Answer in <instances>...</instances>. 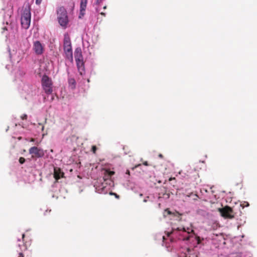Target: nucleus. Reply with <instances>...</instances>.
Returning <instances> with one entry per match:
<instances>
[{"mask_svg": "<svg viewBox=\"0 0 257 257\" xmlns=\"http://www.w3.org/2000/svg\"><path fill=\"white\" fill-rule=\"evenodd\" d=\"M31 18L30 6L28 5L23 10L21 16V25L23 28L28 29L29 28L31 23Z\"/></svg>", "mask_w": 257, "mask_h": 257, "instance_id": "f257e3e1", "label": "nucleus"}, {"mask_svg": "<svg viewBox=\"0 0 257 257\" xmlns=\"http://www.w3.org/2000/svg\"><path fill=\"white\" fill-rule=\"evenodd\" d=\"M57 13L59 24L62 27L65 29L69 22L66 9L63 7H60L57 11Z\"/></svg>", "mask_w": 257, "mask_h": 257, "instance_id": "f03ea898", "label": "nucleus"}, {"mask_svg": "<svg viewBox=\"0 0 257 257\" xmlns=\"http://www.w3.org/2000/svg\"><path fill=\"white\" fill-rule=\"evenodd\" d=\"M41 82L45 92L48 94L52 93L53 89L51 79L47 75H44L42 78Z\"/></svg>", "mask_w": 257, "mask_h": 257, "instance_id": "7ed1b4c3", "label": "nucleus"}, {"mask_svg": "<svg viewBox=\"0 0 257 257\" xmlns=\"http://www.w3.org/2000/svg\"><path fill=\"white\" fill-rule=\"evenodd\" d=\"M219 211L224 218L232 219L234 217L233 211L229 206H226L223 208H219Z\"/></svg>", "mask_w": 257, "mask_h": 257, "instance_id": "20e7f679", "label": "nucleus"}, {"mask_svg": "<svg viewBox=\"0 0 257 257\" xmlns=\"http://www.w3.org/2000/svg\"><path fill=\"white\" fill-rule=\"evenodd\" d=\"M29 154L31 155L32 159L39 158L44 156V152L43 149L37 147H33L29 150Z\"/></svg>", "mask_w": 257, "mask_h": 257, "instance_id": "39448f33", "label": "nucleus"}, {"mask_svg": "<svg viewBox=\"0 0 257 257\" xmlns=\"http://www.w3.org/2000/svg\"><path fill=\"white\" fill-rule=\"evenodd\" d=\"M43 46L40 41H37L34 43L33 50L37 55H41L43 52Z\"/></svg>", "mask_w": 257, "mask_h": 257, "instance_id": "423d86ee", "label": "nucleus"}, {"mask_svg": "<svg viewBox=\"0 0 257 257\" xmlns=\"http://www.w3.org/2000/svg\"><path fill=\"white\" fill-rule=\"evenodd\" d=\"M63 49L66 58L71 62H73V59L72 47H63Z\"/></svg>", "mask_w": 257, "mask_h": 257, "instance_id": "0eeeda50", "label": "nucleus"}, {"mask_svg": "<svg viewBox=\"0 0 257 257\" xmlns=\"http://www.w3.org/2000/svg\"><path fill=\"white\" fill-rule=\"evenodd\" d=\"M64 173L61 171V170L59 168L54 167V177L56 181L58 180L61 178H63L64 176Z\"/></svg>", "mask_w": 257, "mask_h": 257, "instance_id": "6e6552de", "label": "nucleus"}, {"mask_svg": "<svg viewBox=\"0 0 257 257\" xmlns=\"http://www.w3.org/2000/svg\"><path fill=\"white\" fill-rule=\"evenodd\" d=\"M76 65L77 67V69L78 72H79L80 75H83L84 73L85 69H84V63L83 61V59L80 60H76Z\"/></svg>", "mask_w": 257, "mask_h": 257, "instance_id": "1a4fd4ad", "label": "nucleus"}, {"mask_svg": "<svg viewBox=\"0 0 257 257\" xmlns=\"http://www.w3.org/2000/svg\"><path fill=\"white\" fill-rule=\"evenodd\" d=\"M72 47L70 38L67 33H65L64 35L63 47Z\"/></svg>", "mask_w": 257, "mask_h": 257, "instance_id": "9d476101", "label": "nucleus"}, {"mask_svg": "<svg viewBox=\"0 0 257 257\" xmlns=\"http://www.w3.org/2000/svg\"><path fill=\"white\" fill-rule=\"evenodd\" d=\"M74 57L75 59V61L83 59L82 55L81 49L80 48L78 47L75 49L74 51Z\"/></svg>", "mask_w": 257, "mask_h": 257, "instance_id": "9b49d317", "label": "nucleus"}, {"mask_svg": "<svg viewBox=\"0 0 257 257\" xmlns=\"http://www.w3.org/2000/svg\"><path fill=\"white\" fill-rule=\"evenodd\" d=\"M114 172L110 171L109 170H104L103 173V180L104 181H107L110 179L112 176L114 174Z\"/></svg>", "mask_w": 257, "mask_h": 257, "instance_id": "f8f14e48", "label": "nucleus"}, {"mask_svg": "<svg viewBox=\"0 0 257 257\" xmlns=\"http://www.w3.org/2000/svg\"><path fill=\"white\" fill-rule=\"evenodd\" d=\"M87 1L88 0H81L80 14L82 16L84 15V12L86 8Z\"/></svg>", "mask_w": 257, "mask_h": 257, "instance_id": "ddd939ff", "label": "nucleus"}, {"mask_svg": "<svg viewBox=\"0 0 257 257\" xmlns=\"http://www.w3.org/2000/svg\"><path fill=\"white\" fill-rule=\"evenodd\" d=\"M68 84L72 89H74L76 87V81L74 78H71L68 79Z\"/></svg>", "mask_w": 257, "mask_h": 257, "instance_id": "4468645a", "label": "nucleus"}, {"mask_svg": "<svg viewBox=\"0 0 257 257\" xmlns=\"http://www.w3.org/2000/svg\"><path fill=\"white\" fill-rule=\"evenodd\" d=\"M21 236L22 237V238L23 240V248H21V250H26L27 249L28 244H27V242L25 241V239H24L25 236V234L23 233L21 235Z\"/></svg>", "mask_w": 257, "mask_h": 257, "instance_id": "2eb2a0df", "label": "nucleus"}, {"mask_svg": "<svg viewBox=\"0 0 257 257\" xmlns=\"http://www.w3.org/2000/svg\"><path fill=\"white\" fill-rule=\"evenodd\" d=\"M25 159L23 157H20L19 160L20 163L21 164H24L25 162Z\"/></svg>", "mask_w": 257, "mask_h": 257, "instance_id": "dca6fc26", "label": "nucleus"}, {"mask_svg": "<svg viewBox=\"0 0 257 257\" xmlns=\"http://www.w3.org/2000/svg\"><path fill=\"white\" fill-rule=\"evenodd\" d=\"M97 150V148L95 146H92L91 148V151L93 154H95Z\"/></svg>", "mask_w": 257, "mask_h": 257, "instance_id": "f3484780", "label": "nucleus"}, {"mask_svg": "<svg viewBox=\"0 0 257 257\" xmlns=\"http://www.w3.org/2000/svg\"><path fill=\"white\" fill-rule=\"evenodd\" d=\"M165 212L167 213L168 215H171L172 214V213L168 209H166L165 210Z\"/></svg>", "mask_w": 257, "mask_h": 257, "instance_id": "a211bd4d", "label": "nucleus"}, {"mask_svg": "<svg viewBox=\"0 0 257 257\" xmlns=\"http://www.w3.org/2000/svg\"><path fill=\"white\" fill-rule=\"evenodd\" d=\"M21 118L23 120L24 119H27V115L26 114H23V115L21 116Z\"/></svg>", "mask_w": 257, "mask_h": 257, "instance_id": "6ab92c4d", "label": "nucleus"}, {"mask_svg": "<svg viewBox=\"0 0 257 257\" xmlns=\"http://www.w3.org/2000/svg\"><path fill=\"white\" fill-rule=\"evenodd\" d=\"M42 0H36V3L37 5H39L41 3Z\"/></svg>", "mask_w": 257, "mask_h": 257, "instance_id": "aec40b11", "label": "nucleus"}, {"mask_svg": "<svg viewBox=\"0 0 257 257\" xmlns=\"http://www.w3.org/2000/svg\"><path fill=\"white\" fill-rule=\"evenodd\" d=\"M103 0H96V4L99 5L100 3H101Z\"/></svg>", "mask_w": 257, "mask_h": 257, "instance_id": "412c9836", "label": "nucleus"}, {"mask_svg": "<svg viewBox=\"0 0 257 257\" xmlns=\"http://www.w3.org/2000/svg\"><path fill=\"white\" fill-rule=\"evenodd\" d=\"M18 257H24V255L22 252H20Z\"/></svg>", "mask_w": 257, "mask_h": 257, "instance_id": "4be33fe9", "label": "nucleus"}, {"mask_svg": "<svg viewBox=\"0 0 257 257\" xmlns=\"http://www.w3.org/2000/svg\"><path fill=\"white\" fill-rule=\"evenodd\" d=\"M173 180H175V178H172V177H171V178H169V181H172Z\"/></svg>", "mask_w": 257, "mask_h": 257, "instance_id": "5701e85b", "label": "nucleus"}, {"mask_svg": "<svg viewBox=\"0 0 257 257\" xmlns=\"http://www.w3.org/2000/svg\"><path fill=\"white\" fill-rule=\"evenodd\" d=\"M173 233V232H168L167 233V236H170V235Z\"/></svg>", "mask_w": 257, "mask_h": 257, "instance_id": "b1692460", "label": "nucleus"}, {"mask_svg": "<svg viewBox=\"0 0 257 257\" xmlns=\"http://www.w3.org/2000/svg\"><path fill=\"white\" fill-rule=\"evenodd\" d=\"M126 174H128V175H130V172L128 170H127L126 171Z\"/></svg>", "mask_w": 257, "mask_h": 257, "instance_id": "393cba45", "label": "nucleus"}, {"mask_svg": "<svg viewBox=\"0 0 257 257\" xmlns=\"http://www.w3.org/2000/svg\"><path fill=\"white\" fill-rule=\"evenodd\" d=\"M100 14L103 16H105V14L104 12H101Z\"/></svg>", "mask_w": 257, "mask_h": 257, "instance_id": "a878e982", "label": "nucleus"}, {"mask_svg": "<svg viewBox=\"0 0 257 257\" xmlns=\"http://www.w3.org/2000/svg\"><path fill=\"white\" fill-rule=\"evenodd\" d=\"M159 157L160 158H163V155H162V154H161L159 155Z\"/></svg>", "mask_w": 257, "mask_h": 257, "instance_id": "bb28decb", "label": "nucleus"}, {"mask_svg": "<svg viewBox=\"0 0 257 257\" xmlns=\"http://www.w3.org/2000/svg\"><path fill=\"white\" fill-rule=\"evenodd\" d=\"M110 194H115V197H117V198L119 197V196H118L116 194H115V193H110Z\"/></svg>", "mask_w": 257, "mask_h": 257, "instance_id": "cd10ccee", "label": "nucleus"}, {"mask_svg": "<svg viewBox=\"0 0 257 257\" xmlns=\"http://www.w3.org/2000/svg\"><path fill=\"white\" fill-rule=\"evenodd\" d=\"M144 164L145 166H148V165L147 162H145L144 163Z\"/></svg>", "mask_w": 257, "mask_h": 257, "instance_id": "c85d7f7f", "label": "nucleus"}, {"mask_svg": "<svg viewBox=\"0 0 257 257\" xmlns=\"http://www.w3.org/2000/svg\"><path fill=\"white\" fill-rule=\"evenodd\" d=\"M34 141H35V139H33V138H32V139H31V140H30V141H31V142H34Z\"/></svg>", "mask_w": 257, "mask_h": 257, "instance_id": "c756f323", "label": "nucleus"}, {"mask_svg": "<svg viewBox=\"0 0 257 257\" xmlns=\"http://www.w3.org/2000/svg\"><path fill=\"white\" fill-rule=\"evenodd\" d=\"M4 30H7V29L6 28V27H4L3 28Z\"/></svg>", "mask_w": 257, "mask_h": 257, "instance_id": "7c9ffc66", "label": "nucleus"}, {"mask_svg": "<svg viewBox=\"0 0 257 257\" xmlns=\"http://www.w3.org/2000/svg\"><path fill=\"white\" fill-rule=\"evenodd\" d=\"M44 126L43 125L42 127V130L43 131L44 130Z\"/></svg>", "mask_w": 257, "mask_h": 257, "instance_id": "2f4dec72", "label": "nucleus"}, {"mask_svg": "<svg viewBox=\"0 0 257 257\" xmlns=\"http://www.w3.org/2000/svg\"><path fill=\"white\" fill-rule=\"evenodd\" d=\"M18 241H21V240H20V239H19V238H18Z\"/></svg>", "mask_w": 257, "mask_h": 257, "instance_id": "473e14b6", "label": "nucleus"}, {"mask_svg": "<svg viewBox=\"0 0 257 257\" xmlns=\"http://www.w3.org/2000/svg\"><path fill=\"white\" fill-rule=\"evenodd\" d=\"M106 8V6H104V7H103V9H105Z\"/></svg>", "mask_w": 257, "mask_h": 257, "instance_id": "72a5a7b5", "label": "nucleus"}, {"mask_svg": "<svg viewBox=\"0 0 257 257\" xmlns=\"http://www.w3.org/2000/svg\"><path fill=\"white\" fill-rule=\"evenodd\" d=\"M144 202H147V200H146V199H144Z\"/></svg>", "mask_w": 257, "mask_h": 257, "instance_id": "f704fd0d", "label": "nucleus"}, {"mask_svg": "<svg viewBox=\"0 0 257 257\" xmlns=\"http://www.w3.org/2000/svg\"><path fill=\"white\" fill-rule=\"evenodd\" d=\"M183 231H185V230L184 228H183Z\"/></svg>", "mask_w": 257, "mask_h": 257, "instance_id": "c9c22d12", "label": "nucleus"}, {"mask_svg": "<svg viewBox=\"0 0 257 257\" xmlns=\"http://www.w3.org/2000/svg\"><path fill=\"white\" fill-rule=\"evenodd\" d=\"M177 230H181V229H179V228H177Z\"/></svg>", "mask_w": 257, "mask_h": 257, "instance_id": "e433bc0d", "label": "nucleus"}, {"mask_svg": "<svg viewBox=\"0 0 257 257\" xmlns=\"http://www.w3.org/2000/svg\"><path fill=\"white\" fill-rule=\"evenodd\" d=\"M163 239H165V236H163Z\"/></svg>", "mask_w": 257, "mask_h": 257, "instance_id": "4c0bfd02", "label": "nucleus"}]
</instances>
